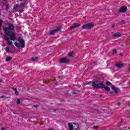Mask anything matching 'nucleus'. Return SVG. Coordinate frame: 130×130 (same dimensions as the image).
I'll return each instance as SVG.
<instances>
[{
	"label": "nucleus",
	"mask_w": 130,
	"mask_h": 130,
	"mask_svg": "<svg viewBox=\"0 0 130 130\" xmlns=\"http://www.w3.org/2000/svg\"><path fill=\"white\" fill-rule=\"evenodd\" d=\"M4 30L5 31V35H4V40H17V38H16V35L15 33L11 31L8 27H4Z\"/></svg>",
	"instance_id": "obj_1"
},
{
	"label": "nucleus",
	"mask_w": 130,
	"mask_h": 130,
	"mask_svg": "<svg viewBox=\"0 0 130 130\" xmlns=\"http://www.w3.org/2000/svg\"><path fill=\"white\" fill-rule=\"evenodd\" d=\"M92 86L95 89L104 88L107 92H110V88L108 86H105L102 83H96V81H93Z\"/></svg>",
	"instance_id": "obj_2"
},
{
	"label": "nucleus",
	"mask_w": 130,
	"mask_h": 130,
	"mask_svg": "<svg viewBox=\"0 0 130 130\" xmlns=\"http://www.w3.org/2000/svg\"><path fill=\"white\" fill-rule=\"evenodd\" d=\"M94 27V24L92 23H89L85 25H83L82 26V29L83 30H90Z\"/></svg>",
	"instance_id": "obj_3"
},
{
	"label": "nucleus",
	"mask_w": 130,
	"mask_h": 130,
	"mask_svg": "<svg viewBox=\"0 0 130 130\" xmlns=\"http://www.w3.org/2000/svg\"><path fill=\"white\" fill-rule=\"evenodd\" d=\"M60 63H68V62H70V60L67 57H62L61 58L59 61Z\"/></svg>",
	"instance_id": "obj_4"
},
{
	"label": "nucleus",
	"mask_w": 130,
	"mask_h": 130,
	"mask_svg": "<svg viewBox=\"0 0 130 130\" xmlns=\"http://www.w3.org/2000/svg\"><path fill=\"white\" fill-rule=\"evenodd\" d=\"M127 10V7L126 6H123L120 8V9L119 10V12L120 13H125Z\"/></svg>",
	"instance_id": "obj_5"
},
{
	"label": "nucleus",
	"mask_w": 130,
	"mask_h": 130,
	"mask_svg": "<svg viewBox=\"0 0 130 130\" xmlns=\"http://www.w3.org/2000/svg\"><path fill=\"white\" fill-rule=\"evenodd\" d=\"M58 31H60V28L58 27L55 29H54L52 31L50 32V35H54L55 34L56 32H58Z\"/></svg>",
	"instance_id": "obj_6"
},
{
	"label": "nucleus",
	"mask_w": 130,
	"mask_h": 130,
	"mask_svg": "<svg viewBox=\"0 0 130 130\" xmlns=\"http://www.w3.org/2000/svg\"><path fill=\"white\" fill-rule=\"evenodd\" d=\"M19 43L21 45V47L22 48H25V41L23 39H19Z\"/></svg>",
	"instance_id": "obj_7"
},
{
	"label": "nucleus",
	"mask_w": 130,
	"mask_h": 130,
	"mask_svg": "<svg viewBox=\"0 0 130 130\" xmlns=\"http://www.w3.org/2000/svg\"><path fill=\"white\" fill-rule=\"evenodd\" d=\"M79 26H81V24L79 23H73V25L70 27L71 30H73V29H75V28L77 27H79Z\"/></svg>",
	"instance_id": "obj_8"
},
{
	"label": "nucleus",
	"mask_w": 130,
	"mask_h": 130,
	"mask_svg": "<svg viewBox=\"0 0 130 130\" xmlns=\"http://www.w3.org/2000/svg\"><path fill=\"white\" fill-rule=\"evenodd\" d=\"M8 28H9V29L11 31H14V30H15V26H14V25H13V24L12 23H9L8 25Z\"/></svg>",
	"instance_id": "obj_9"
},
{
	"label": "nucleus",
	"mask_w": 130,
	"mask_h": 130,
	"mask_svg": "<svg viewBox=\"0 0 130 130\" xmlns=\"http://www.w3.org/2000/svg\"><path fill=\"white\" fill-rule=\"evenodd\" d=\"M68 126L69 127V130H78L77 128H74V125L73 124L68 123Z\"/></svg>",
	"instance_id": "obj_10"
},
{
	"label": "nucleus",
	"mask_w": 130,
	"mask_h": 130,
	"mask_svg": "<svg viewBox=\"0 0 130 130\" xmlns=\"http://www.w3.org/2000/svg\"><path fill=\"white\" fill-rule=\"evenodd\" d=\"M112 89L113 90V91L115 92V94H117L118 93V88H116L115 87V86L114 85H113L112 86Z\"/></svg>",
	"instance_id": "obj_11"
},
{
	"label": "nucleus",
	"mask_w": 130,
	"mask_h": 130,
	"mask_svg": "<svg viewBox=\"0 0 130 130\" xmlns=\"http://www.w3.org/2000/svg\"><path fill=\"white\" fill-rule=\"evenodd\" d=\"M114 37H121V35L119 34V33H116L113 34Z\"/></svg>",
	"instance_id": "obj_12"
},
{
	"label": "nucleus",
	"mask_w": 130,
	"mask_h": 130,
	"mask_svg": "<svg viewBox=\"0 0 130 130\" xmlns=\"http://www.w3.org/2000/svg\"><path fill=\"white\" fill-rule=\"evenodd\" d=\"M123 64L121 63H117L116 64V67L117 68H121L122 67Z\"/></svg>",
	"instance_id": "obj_13"
},
{
	"label": "nucleus",
	"mask_w": 130,
	"mask_h": 130,
	"mask_svg": "<svg viewBox=\"0 0 130 130\" xmlns=\"http://www.w3.org/2000/svg\"><path fill=\"white\" fill-rule=\"evenodd\" d=\"M38 58H39V57H33L32 58H31V61H36V60H37V59H38Z\"/></svg>",
	"instance_id": "obj_14"
},
{
	"label": "nucleus",
	"mask_w": 130,
	"mask_h": 130,
	"mask_svg": "<svg viewBox=\"0 0 130 130\" xmlns=\"http://www.w3.org/2000/svg\"><path fill=\"white\" fill-rule=\"evenodd\" d=\"M68 56L70 57H74V52H71L68 54Z\"/></svg>",
	"instance_id": "obj_15"
},
{
	"label": "nucleus",
	"mask_w": 130,
	"mask_h": 130,
	"mask_svg": "<svg viewBox=\"0 0 130 130\" xmlns=\"http://www.w3.org/2000/svg\"><path fill=\"white\" fill-rule=\"evenodd\" d=\"M14 45H15V46H16V47H17L18 48H20V44L18 43L17 42H15L14 43Z\"/></svg>",
	"instance_id": "obj_16"
},
{
	"label": "nucleus",
	"mask_w": 130,
	"mask_h": 130,
	"mask_svg": "<svg viewBox=\"0 0 130 130\" xmlns=\"http://www.w3.org/2000/svg\"><path fill=\"white\" fill-rule=\"evenodd\" d=\"M12 60V57L8 56L6 58V61H11Z\"/></svg>",
	"instance_id": "obj_17"
},
{
	"label": "nucleus",
	"mask_w": 130,
	"mask_h": 130,
	"mask_svg": "<svg viewBox=\"0 0 130 130\" xmlns=\"http://www.w3.org/2000/svg\"><path fill=\"white\" fill-rule=\"evenodd\" d=\"M8 44H9V45H13V42H12L11 41H10V40H8Z\"/></svg>",
	"instance_id": "obj_18"
},
{
	"label": "nucleus",
	"mask_w": 130,
	"mask_h": 130,
	"mask_svg": "<svg viewBox=\"0 0 130 130\" xmlns=\"http://www.w3.org/2000/svg\"><path fill=\"white\" fill-rule=\"evenodd\" d=\"M106 84L107 85V86H110V85H111V82L109 81H107L106 82Z\"/></svg>",
	"instance_id": "obj_19"
},
{
	"label": "nucleus",
	"mask_w": 130,
	"mask_h": 130,
	"mask_svg": "<svg viewBox=\"0 0 130 130\" xmlns=\"http://www.w3.org/2000/svg\"><path fill=\"white\" fill-rule=\"evenodd\" d=\"M3 25V20L0 19V30L2 29L1 26Z\"/></svg>",
	"instance_id": "obj_20"
},
{
	"label": "nucleus",
	"mask_w": 130,
	"mask_h": 130,
	"mask_svg": "<svg viewBox=\"0 0 130 130\" xmlns=\"http://www.w3.org/2000/svg\"><path fill=\"white\" fill-rule=\"evenodd\" d=\"M18 8H19V6H18V5L17 4L14 7L13 10H16V9H18Z\"/></svg>",
	"instance_id": "obj_21"
},
{
	"label": "nucleus",
	"mask_w": 130,
	"mask_h": 130,
	"mask_svg": "<svg viewBox=\"0 0 130 130\" xmlns=\"http://www.w3.org/2000/svg\"><path fill=\"white\" fill-rule=\"evenodd\" d=\"M5 51H6V52H10V49H9V48L7 47L5 49Z\"/></svg>",
	"instance_id": "obj_22"
},
{
	"label": "nucleus",
	"mask_w": 130,
	"mask_h": 130,
	"mask_svg": "<svg viewBox=\"0 0 130 130\" xmlns=\"http://www.w3.org/2000/svg\"><path fill=\"white\" fill-rule=\"evenodd\" d=\"M23 6H25V3H20V8H23Z\"/></svg>",
	"instance_id": "obj_23"
},
{
	"label": "nucleus",
	"mask_w": 130,
	"mask_h": 130,
	"mask_svg": "<svg viewBox=\"0 0 130 130\" xmlns=\"http://www.w3.org/2000/svg\"><path fill=\"white\" fill-rule=\"evenodd\" d=\"M117 52V51H116V50H114L113 51V54H116Z\"/></svg>",
	"instance_id": "obj_24"
},
{
	"label": "nucleus",
	"mask_w": 130,
	"mask_h": 130,
	"mask_svg": "<svg viewBox=\"0 0 130 130\" xmlns=\"http://www.w3.org/2000/svg\"><path fill=\"white\" fill-rule=\"evenodd\" d=\"M21 103V101H20V99H18L17 101V104H20Z\"/></svg>",
	"instance_id": "obj_25"
},
{
	"label": "nucleus",
	"mask_w": 130,
	"mask_h": 130,
	"mask_svg": "<svg viewBox=\"0 0 130 130\" xmlns=\"http://www.w3.org/2000/svg\"><path fill=\"white\" fill-rule=\"evenodd\" d=\"M93 128L96 129L98 128V126L94 125V126H93Z\"/></svg>",
	"instance_id": "obj_26"
},
{
	"label": "nucleus",
	"mask_w": 130,
	"mask_h": 130,
	"mask_svg": "<svg viewBox=\"0 0 130 130\" xmlns=\"http://www.w3.org/2000/svg\"><path fill=\"white\" fill-rule=\"evenodd\" d=\"M15 93L16 95H18L19 94V92L17 90H15Z\"/></svg>",
	"instance_id": "obj_27"
},
{
	"label": "nucleus",
	"mask_w": 130,
	"mask_h": 130,
	"mask_svg": "<svg viewBox=\"0 0 130 130\" xmlns=\"http://www.w3.org/2000/svg\"><path fill=\"white\" fill-rule=\"evenodd\" d=\"M43 83H44V84H47V83H48V81L47 80L44 81Z\"/></svg>",
	"instance_id": "obj_28"
},
{
	"label": "nucleus",
	"mask_w": 130,
	"mask_h": 130,
	"mask_svg": "<svg viewBox=\"0 0 130 130\" xmlns=\"http://www.w3.org/2000/svg\"><path fill=\"white\" fill-rule=\"evenodd\" d=\"M2 98H6V96L4 95L0 96V99H2Z\"/></svg>",
	"instance_id": "obj_29"
},
{
	"label": "nucleus",
	"mask_w": 130,
	"mask_h": 130,
	"mask_svg": "<svg viewBox=\"0 0 130 130\" xmlns=\"http://www.w3.org/2000/svg\"><path fill=\"white\" fill-rule=\"evenodd\" d=\"M115 26V24H114V23H113L111 28H114Z\"/></svg>",
	"instance_id": "obj_30"
},
{
	"label": "nucleus",
	"mask_w": 130,
	"mask_h": 130,
	"mask_svg": "<svg viewBox=\"0 0 130 130\" xmlns=\"http://www.w3.org/2000/svg\"><path fill=\"white\" fill-rule=\"evenodd\" d=\"M120 103H118L116 104V105H117V106H119V105H120Z\"/></svg>",
	"instance_id": "obj_31"
},
{
	"label": "nucleus",
	"mask_w": 130,
	"mask_h": 130,
	"mask_svg": "<svg viewBox=\"0 0 130 130\" xmlns=\"http://www.w3.org/2000/svg\"><path fill=\"white\" fill-rule=\"evenodd\" d=\"M12 90H14V91H17V88H12Z\"/></svg>",
	"instance_id": "obj_32"
},
{
	"label": "nucleus",
	"mask_w": 130,
	"mask_h": 130,
	"mask_svg": "<svg viewBox=\"0 0 130 130\" xmlns=\"http://www.w3.org/2000/svg\"><path fill=\"white\" fill-rule=\"evenodd\" d=\"M1 130H6V129L5 128H4V127H2L1 128Z\"/></svg>",
	"instance_id": "obj_33"
},
{
	"label": "nucleus",
	"mask_w": 130,
	"mask_h": 130,
	"mask_svg": "<svg viewBox=\"0 0 130 130\" xmlns=\"http://www.w3.org/2000/svg\"><path fill=\"white\" fill-rule=\"evenodd\" d=\"M34 107H36H36H38V105H35V106H34Z\"/></svg>",
	"instance_id": "obj_34"
},
{
	"label": "nucleus",
	"mask_w": 130,
	"mask_h": 130,
	"mask_svg": "<svg viewBox=\"0 0 130 130\" xmlns=\"http://www.w3.org/2000/svg\"><path fill=\"white\" fill-rule=\"evenodd\" d=\"M93 63H94V64L97 63V61H93Z\"/></svg>",
	"instance_id": "obj_35"
},
{
	"label": "nucleus",
	"mask_w": 130,
	"mask_h": 130,
	"mask_svg": "<svg viewBox=\"0 0 130 130\" xmlns=\"http://www.w3.org/2000/svg\"><path fill=\"white\" fill-rule=\"evenodd\" d=\"M3 35V34L2 32L0 34V35Z\"/></svg>",
	"instance_id": "obj_36"
},
{
	"label": "nucleus",
	"mask_w": 130,
	"mask_h": 130,
	"mask_svg": "<svg viewBox=\"0 0 130 130\" xmlns=\"http://www.w3.org/2000/svg\"><path fill=\"white\" fill-rule=\"evenodd\" d=\"M2 81H3L2 79H0V83H1Z\"/></svg>",
	"instance_id": "obj_37"
},
{
	"label": "nucleus",
	"mask_w": 130,
	"mask_h": 130,
	"mask_svg": "<svg viewBox=\"0 0 130 130\" xmlns=\"http://www.w3.org/2000/svg\"><path fill=\"white\" fill-rule=\"evenodd\" d=\"M128 70L130 71V66L129 67Z\"/></svg>",
	"instance_id": "obj_38"
},
{
	"label": "nucleus",
	"mask_w": 130,
	"mask_h": 130,
	"mask_svg": "<svg viewBox=\"0 0 130 130\" xmlns=\"http://www.w3.org/2000/svg\"><path fill=\"white\" fill-rule=\"evenodd\" d=\"M53 82L55 81V79H54V80H52Z\"/></svg>",
	"instance_id": "obj_39"
},
{
	"label": "nucleus",
	"mask_w": 130,
	"mask_h": 130,
	"mask_svg": "<svg viewBox=\"0 0 130 130\" xmlns=\"http://www.w3.org/2000/svg\"><path fill=\"white\" fill-rule=\"evenodd\" d=\"M73 94H76V92H73Z\"/></svg>",
	"instance_id": "obj_40"
},
{
	"label": "nucleus",
	"mask_w": 130,
	"mask_h": 130,
	"mask_svg": "<svg viewBox=\"0 0 130 130\" xmlns=\"http://www.w3.org/2000/svg\"><path fill=\"white\" fill-rule=\"evenodd\" d=\"M86 85H89V83H88L87 84H86Z\"/></svg>",
	"instance_id": "obj_41"
},
{
	"label": "nucleus",
	"mask_w": 130,
	"mask_h": 130,
	"mask_svg": "<svg viewBox=\"0 0 130 130\" xmlns=\"http://www.w3.org/2000/svg\"><path fill=\"white\" fill-rule=\"evenodd\" d=\"M120 55H122L121 53H120Z\"/></svg>",
	"instance_id": "obj_42"
},
{
	"label": "nucleus",
	"mask_w": 130,
	"mask_h": 130,
	"mask_svg": "<svg viewBox=\"0 0 130 130\" xmlns=\"http://www.w3.org/2000/svg\"><path fill=\"white\" fill-rule=\"evenodd\" d=\"M110 93H111V94H112V92H110Z\"/></svg>",
	"instance_id": "obj_43"
},
{
	"label": "nucleus",
	"mask_w": 130,
	"mask_h": 130,
	"mask_svg": "<svg viewBox=\"0 0 130 130\" xmlns=\"http://www.w3.org/2000/svg\"><path fill=\"white\" fill-rule=\"evenodd\" d=\"M128 129H129V128H130V127H128Z\"/></svg>",
	"instance_id": "obj_44"
},
{
	"label": "nucleus",
	"mask_w": 130,
	"mask_h": 130,
	"mask_svg": "<svg viewBox=\"0 0 130 130\" xmlns=\"http://www.w3.org/2000/svg\"><path fill=\"white\" fill-rule=\"evenodd\" d=\"M6 8L8 9V6H7Z\"/></svg>",
	"instance_id": "obj_45"
},
{
	"label": "nucleus",
	"mask_w": 130,
	"mask_h": 130,
	"mask_svg": "<svg viewBox=\"0 0 130 130\" xmlns=\"http://www.w3.org/2000/svg\"><path fill=\"white\" fill-rule=\"evenodd\" d=\"M129 85H130V82H129Z\"/></svg>",
	"instance_id": "obj_46"
},
{
	"label": "nucleus",
	"mask_w": 130,
	"mask_h": 130,
	"mask_svg": "<svg viewBox=\"0 0 130 130\" xmlns=\"http://www.w3.org/2000/svg\"><path fill=\"white\" fill-rule=\"evenodd\" d=\"M3 1H4V2L6 1V0H3Z\"/></svg>",
	"instance_id": "obj_47"
},
{
	"label": "nucleus",
	"mask_w": 130,
	"mask_h": 130,
	"mask_svg": "<svg viewBox=\"0 0 130 130\" xmlns=\"http://www.w3.org/2000/svg\"><path fill=\"white\" fill-rule=\"evenodd\" d=\"M129 106H130V104H129Z\"/></svg>",
	"instance_id": "obj_48"
},
{
	"label": "nucleus",
	"mask_w": 130,
	"mask_h": 130,
	"mask_svg": "<svg viewBox=\"0 0 130 130\" xmlns=\"http://www.w3.org/2000/svg\"><path fill=\"white\" fill-rule=\"evenodd\" d=\"M56 84H57V83H56L55 84L56 85Z\"/></svg>",
	"instance_id": "obj_49"
}]
</instances>
